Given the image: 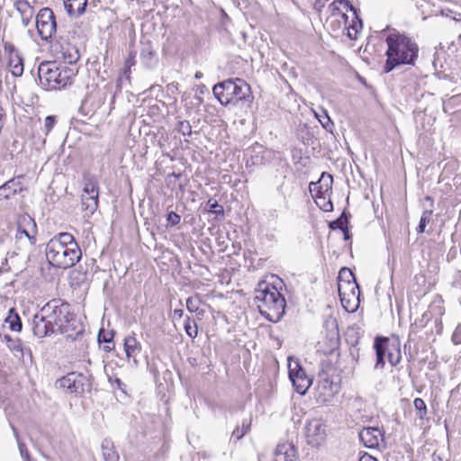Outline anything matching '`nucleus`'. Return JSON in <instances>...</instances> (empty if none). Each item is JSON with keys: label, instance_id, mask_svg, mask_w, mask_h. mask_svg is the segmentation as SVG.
Masks as SVG:
<instances>
[{"label": "nucleus", "instance_id": "4", "mask_svg": "<svg viewBox=\"0 0 461 461\" xmlns=\"http://www.w3.org/2000/svg\"><path fill=\"white\" fill-rule=\"evenodd\" d=\"M255 301L259 313L271 322H278L285 314V299L275 286L266 283L259 284Z\"/></svg>", "mask_w": 461, "mask_h": 461}, {"label": "nucleus", "instance_id": "59", "mask_svg": "<svg viewBox=\"0 0 461 461\" xmlns=\"http://www.w3.org/2000/svg\"><path fill=\"white\" fill-rule=\"evenodd\" d=\"M453 20L456 22H461V18H457L456 16H453Z\"/></svg>", "mask_w": 461, "mask_h": 461}, {"label": "nucleus", "instance_id": "14", "mask_svg": "<svg viewBox=\"0 0 461 461\" xmlns=\"http://www.w3.org/2000/svg\"><path fill=\"white\" fill-rule=\"evenodd\" d=\"M391 339L385 337H377L374 342V348L376 355L375 369H383L385 365V356H388L390 350Z\"/></svg>", "mask_w": 461, "mask_h": 461}, {"label": "nucleus", "instance_id": "22", "mask_svg": "<svg viewBox=\"0 0 461 461\" xmlns=\"http://www.w3.org/2000/svg\"><path fill=\"white\" fill-rule=\"evenodd\" d=\"M9 68L14 77H21L23 73V59L21 53H14L9 57Z\"/></svg>", "mask_w": 461, "mask_h": 461}, {"label": "nucleus", "instance_id": "35", "mask_svg": "<svg viewBox=\"0 0 461 461\" xmlns=\"http://www.w3.org/2000/svg\"><path fill=\"white\" fill-rule=\"evenodd\" d=\"M413 405L418 412L419 418L424 419L427 415V405L425 402L421 398H415L413 401Z\"/></svg>", "mask_w": 461, "mask_h": 461}, {"label": "nucleus", "instance_id": "47", "mask_svg": "<svg viewBox=\"0 0 461 461\" xmlns=\"http://www.w3.org/2000/svg\"><path fill=\"white\" fill-rule=\"evenodd\" d=\"M90 97H86L80 106V111L87 115L90 112H95V109H86L87 104L89 102Z\"/></svg>", "mask_w": 461, "mask_h": 461}, {"label": "nucleus", "instance_id": "24", "mask_svg": "<svg viewBox=\"0 0 461 461\" xmlns=\"http://www.w3.org/2000/svg\"><path fill=\"white\" fill-rule=\"evenodd\" d=\"M5 321L9 323V327L14 331H21L23 328V323L21 318L16 312L14 308H11L8 312V315L5 319Z\"/></svg>", "mask_w": 461, "mask_h": 461}, {"label": "nucleus", "instance_id": "8", "mask_svg": "<svg viewBox=\"0 0 461 461\" xmlns=\"http://www.w3.org/2000/svg\"><path fill=\"white\" fill-rule=\"evenodd\" d=\"M55 387L69 394L82 395L92 388L91 375L70 372L58 379L55 382Z\"/></svg>", "mask_w": 461, "mask_h": 461}, {"label": "nucleus", "instance_id": "30", "mask_svg": "<svg viewBox=\"0 0 461 461\" xmlns=\"http://www.w3.org/2000/svg\"><path fill=\"white\" fill-rule=\"evenodd\" d=\"M140 58L142 60V63L146 67H151L152 65V59L154 58V53L151 49L150 45H145L140 51Z\"/></svg>", "mask_w": 461, "mask_h": 461}, {"label": "nucleus", "instance_id": "55", "mask_svg": "<svg viewBox=\"0 0 461 461\" xmlns=\"http://www.w3.org/2000/svg\"><path fill=\"white\" fill-rule=\"evenodd\" d=\"M432 210L429 209V210H425L423 212H422V215L420 218H426V221H430V216L432 214Z\"/></svg>", "mask_w": 461, "mask_h": 461}, {"label": "nucleus", "instance_id": "2", "mask_svg": "<svg viewBox=\"0 0 461 461\" xmlns=\"http://www.w3.org/2000/svg\"><path fill=\"white\" fill-rule=\"evenodd\" d=\"M46 257L53 267L67 269L80 260L82 251L72 234L60 232L47 243Z\"/></svg>", "mask_w": 461, "mask_h": 461}, {"label": "nucleus", "instance_id": "39", "mask_svg": "<svg viewBox=\"0 0 461 461\" xmlns=\"http://www.w3.org/2000/svg\"><path fill=\"white\" fill-rule=\"evenodd\" d=\"M200 307V299L198 297H188L186 300V308L190 312H196Z\"/></svg>", "mask_w": 461, "mask_h": 461}, {"label": "nucleus", "instance_id": "41", "mask_svg": "<svg viewBox=\"0 0 461 461\" xmlns=\"http://www.w3.org/2000/svg\"><path fill=\"white\" fill-rule=\"evenodd\" d=\"M55 123H56V117L54 115H48L45 118L44 131H45L46 135L49 134L50 131L53 129Z\"/></svg>", "mask_w": 461, "mask_h": 461}, {"label": "nucleus", "instance_id": "33", "mask_svg": "<svg viewBox=\"0 0 461 461\" xmlns=\"http://www.w3.org/2000/svg\"><path fill=\"white\" fill-rule=\"evenodd\" d=\"M250 429V420H244L242 421L241 427H237L233 432L232 437L236 438L237 440H240L242 438L249 430Z\"/></svg>", "mask_w": 461, "mask_h": 461}, {"label": "nucleus", "instance_id": "36", "mask_svg": "<svg viewBox=\"0 0 461 461\" xmlns=\"http://www.w3.org/2000/svg\"><path fill=\"white\" fill-rule=\"evenodd\" d=\"M346 1L347 0H334L329 5V8L333 12V15L335 14V12H338L344 24L348 23V17L346 14L339 12V5L344 4L346 5Z\"/></svg>", "mask_w": 461, "mask_h": 461}, {"label": "nucleus", "instance_id": "17", "mask_svg": "<svg viewBox=\"0 0 461 461\" xmlns=\"http://www.w3.org/2000/svg\"><path fill=\"white\" fill-rule=\"evenodd\" d=\"M333 183V176L330 174L323 172L316 183H311V185H315V188L317 189V196L318 198L321 197V195L324 196L325 194H328L331 192V185Z\"/></svg>", "mask_w": 461, "mask_h": 461}, {"label": "nucleus", "instance_id": "10", "mask_svg": "<svg viewBox=\"0 0 461 461\" xmlns=\"http://www.w3.org/2000/svg\"><path fill=\"white\" fill-rule=\"evenodd\" d=\"M288 374L294 390L299 394L304 395L312 385V379L306 375V372L297 361L289 363Z\"/></svg>", "mask_w": 461, "mask_h": 461}, {"label": "nucleus", "instance_id": "44", "mask_svg": "<svg viewBox=\"0 0 461 461\" xmlns=\"http://www.w3.org/2000/svg\"><path fill=\"white\" fill-rule=\"evenodd\" d=\"M167 220L170 225L176 226L180 222L181 217L178 213L175 212H170L167 213Z\"/></svg>", "mask_w": 461, "mask_h": 461}, {"label": "nucleus", "instance_id": "26", "mask_svg": "<svg viewBox=\"0 0 461 461\" xmlns=\"http://www.w3.org/2000/svg\"><path fill=\"white\" fill-rule=\"evenodd\" d=\"M82 205L84 209L90 213H93L95 212V210L98 207V196L95 195H88V194H82Z\"/></svg>", "mask_w": 461, "mask_h": 461}, {"label": "nucleus", "instance_id": "7", "mask_svg": "<svg viewBox=\"0 0 461 461\" xmlns=\"http://www.w3.org/2000/svg\"><path fill=\"white\" fill-rule=\"evenodd\" d=\"M338 290L342 307L348 312H355L360 303V289L350 269L343 267L339 271Z\"/></svg>", "mask_w": 461, "mask_h": 461}, {"label": "nucleus", "instance_id": "23", "mask_svg": "<svg viewBox=\"0 0 461 461\" xmlns=\"http://www.w3.org/2000/svg\"><path fill=\"white\" fill-rule=\"evenodd\" d=\"M18 225L21 229H24L27 230V234L32 236H36L37 233V226L34 220L29 215H23L20 217L18 221Z\"/></svg>", "mask_w": 461, "mask_h": 461}, {"label": "nucleus", "instance_id": "49", "mask_svg": "<svg viewBox=\"0 0 461 461\" xmlns=\"http://www.w3.org/2000/svg\"><path fill=\"white\" fill-rule=\"evenodd\" d=\"M5 49L9 53V57L14 53H20L19 50L11 43L5 42Z\"/></svg>", "mask_w": 461, "mask_h": 461}, {"label": "nucleus", "instance_id": "29", "mask_svg": "<svg viewBox=\"0 0 461 461\" xmlns=\"http://www.w3.org/2000/svg\"><path fill=\"white\" fill-rule=\"evenodd\" d=\"M324 326L327 328H330L328 331V337L330 340H338L339 339V329H338V323L335 319H328L324 322Z\"/></svg>", "mask_w": 461, "mask_h": 461}, {"label": "nucleus", "instance_id": "6", "mask_svg": "<svg viewBox=\"0 0 461 461\" xmlns=\"http://www.w3.org/2000/svg\"><path fill=\"white\" fill-rule=\"evenodd\" d=\"M76 72L68 65L56 61L41 62L38 68L40 84L46 90H60L71 86Z\"/></svg>", "mask_w": 461, "mask_h": 461}, {"label": "nucleus", "instance_id": "1", "mask_svg": "<svg viewBox=\"0 0 461 461\" xmlns=\"http://www.w3.org/2000/svg\"><path fill=\"white\" fill-rule=\"evenodd\" d=\"M386 61L383 71L389 73L402 65H414L418 58L419 47L415 41L403 33L393 30L386 37Z\"/></svg>", "mask_w": 461, "mask_h": 461}, {"label": "nucleus", "instance_id": "5", "mask_svg": "<svg viewBox=\"0 0 461 461\" xmlns=\"http://www.w3.org/2000/svg\"><path fill=\"white\" fill-rule=\"evenodd\" d=\"M212 93L224 106L238 105L240 103L249 105L254 99L249 85L239 77L217 83L212 87Z\"/></svg>", "mask_w": 461, "mask_h": 461}, {"label": "nucleus", "instance_id": "56", "mask_svg": "<svg viewBox=\"0 0 461 461\" xmlns=\"http://www.w3.org/2000/svg\"><path fill=\"white\" fill-rule=\"evenodd\" d=\"M343 231V234H344V240H349L350 239V233H349V230H348V225L345 227V229L342 230Z\"/></svg>", "mask_w": 461, "mask_h": 461}, {"label": "nucleus", "instance_id": "46", "mask_svg": "<svg viewBox=\"0 0 461 461\" xmlns=\"http://www.w3.org/2000/svg\"><path fill=\"white\" fill-rule=\"evenodd\" d=\"M327 385L330 386V392H331V394H334V393H337L338 391H339V387L336 385V384H333V383H330L328 379H325L323 380L322 382V386L323 388H326Z\"/></svg>", "mask_w": 461, "mask_h": 461}, {"label": "nucleus", "instance_id": "16", "mask_svg": "<svg viewBox=\"0 0 461 461\" xmlns=\"http://www.w3.org/2000/svg\"><path fill=\"white\" fill-rule=\"evenodd\" d=\"M124 351L128 359L133 358V361L137 363L135 357L141 350V345L137 340L135 334L127 336L124 339Z\"/></svg>", "mask_w": 461, "mask_h": 461}, {"label": "nucleus", "instance_id": "28", "mask_svg": "<svg viewBox=\"0 0 461 461\" xmlns=\"http://www.w3.org/2000/svg\"><path fill=\"white\" fill-rule=\"evenodd\" d=\"M62 58L66 64L71 65L79 59L80 55L75 47H68L67 50H63Z\"/></svg>", "mask_w": 461, "mask_h": 461}, {"label": "nucleus", "instance_id": "34", "mask_svg": "<svg viewBox=\"0 0 461 461\" xmlns=\"http://www.w3.org/2000/svg\"><path fill=\"white\" fill-rule=\"evenodd\" d=\"M176 131L183 136L192 135V126L187 120H180L176 125Z\"/></svg>", "mask_w": 461, "mask_h": 461}, {"label": "nucleus", "instance_id": "54", "mask_svg": "<svg viewBox=\"0 0 461 461\" xmlns=\"http://www.w3.org/2000/svg\"><path fill=\"white\" fill-rule=\"evenodd\" d=\"M113 384H116L117 388L122 390V391H124V387L126 386L122 381L120 378H115L113 382Z\"/></svg>", "mask_w": 461, "mask_h": 461}, {"label": "nucleus", "instance_id": "3", "mask_svg": "<svg viewBox=\"0 0 461 461\" xmlns=\"http://www.w3.org/2000/svg\"><path fill=\"white\" fill-rule=\"evenodd\" d=\"M70 305L60 299H53L43 305L33 316L32 331L38 338L59 332L64 319L68 316Z\"/></svg>", "mask_w": 461, "mask_h": 461}, {"label": "nucleus", "instance_id": "58", "mask_svg": "<svg viewBox=\"0 0 461 461\" xmlns=\"http://www.w3.org/2000/svg\"><path fill=\"white\" fill-rule=\"evenodd\" d=\"M203 77V74L201 72H196L195 73V78H201Z\"/></svg>", "mask_w": 461, "mask_h": 461}, {"label": "nucleus", "instance_id": "21", "mask_svg": "<svg viewBox=\"0 0 461 461\" xmlns=\"http://www.w3.org/2000/svg\"><path fill=\"white\" fill-rule=\"evenodd\" d=\"M401 343L398 338L393 339L390 341V350H388V361L391 366H395L401 361Z\"/></svg>", "mask_w": 461, "mask_h": 461}, {"label": "nucleus", "instance_id": "42", "mask_svg": "<svg viewBox=\"0 0 461 461\" xmlns=\"http://www.w3.org/2000/svg\"><path fill=\"white\" fill-rule=\"evenodd\" d=\"M23 237L28 239V240L31 242V244H34L36 242V236L31 237V235L27 234V230L24 229H21L19 225L17 226V239H23Z\"/></svg>", "mask_w": 461, "mask_h": 461}, {"label": "nucleus", "instance_id": "43", "mask_svg": "<svg viewBox=\"0 0 461 461\" xmlns=\"http://www.w3.org/2000/svg\"><path fill=\"white\" fill-rule=\"evenodd\" d=\"M6 339H8V342H9L8 348L11 350L17 351V352H22L23 351L20 339H10L7 336H6Z\"/></svg>", "mask_w": 461, "mask_h": 461}, {"label": "nucleus", "instance_id": "60", "mask_svg": "<svg viewBox=\"0 0 461 461\" xmlns=\"http://www.w3.org/2000/svg\"><path fill=\"white\" fill-rule=\"evenodd\" d=\"M425 199L429 202H433L432 198L430 196H426Z\"/></svg>", "mask_w": 461, "mask_h": 461}, {"label": "nucleus", "instance_id": "25", "mask_svg": "<svg viewBox=\"0 0 461 461\" xmlns=\"http://www.w3.org/2000/svg\"><path fill=\"white\" fill-rule=\"evenodd\" d=\"M17 184L14 179L5 182L0 186V200L10 198L17 193Z\"/></svg>", "mask_w": 461, "mask_h": 461}, {"label": "nucleus", "instance_id": "61", "mask_svg": "<svg viewBox=\"0 0 461 461\" xmlns=\"http://www.w3.org/2000/svg\"><path fill=\"white\" fill-rule=\"evenodd\" d=\"M453 16H456L457 18H461V14L455 13Z\"/></svg>", "mask_w": 461, "mask_h": 461}, {"label": "nucleus", "instance_id": "20", "mask_svg": "<svg viewBox=\"0 0 461 461\" xmlns=\"http://www.w3.org/2000/svg\"><path fill=\"white\" fill-rule=\"evenodd\" d=\"M101 449L104 461H119V454L115 450L113 442L111 439H104Z\"/></svg>", "mask_w": 461, "mask_h": 461}, {"label": "nucleus", "instance_id": "57", "mask_svg": "<svg viewBox=\"0 0 461 461\" xmlns=\"http://www.w3.org/2000/svg\"><path fill=\"white\" fill-rule=\"evenodd\" d=\"M183 314H184L183 310H181V309H175L174 310V315L175 316H177V317L181 318L183 316Z\"/></svg>", "mask_w": 461, "mask_h": 461}, {"label": "nucleus", "instance_id": "50", "mask_svg": "<svg viewBox=\"0 0 461 461\" xmlns=\"http://www.w3.org/2000/svg\"><path fill=\"white\" fill-rule=\"evenodd\" d=\"M429 221H426V218H420V222H419V225L417 227V232L418 233H422L425 231V228H426V225Z\"/></svg>", "mask_w": 461, "mask_h": 461}, {"label": "nucleus", "instance_id": "12", "mask_svg": "<svg viewBox=\"0 0 461 461\" xmlns=\"http://www.w3.org/2000/svg\"><path fill=\"white\" fill-rule=\"evenodd\" d=\"M305 435L312 445H319L325 438V426L319 420H313L307 423Z\"/></svg>", "mask_w": 461, "mask_h": 461}, {"label": "nucleus", "instance_id": "48", "mask_svg": "<svg viewBox=\"0 0 461 461\" xmlns=\"http://www.w3.org/2000/svg\"><path fill=\"white\" fill-rule=\"evenodd\" d=\"M18 445H19V450H20V453H21V456L28 460L29 459V452L25 447V445L23 443H21V442H18Z\"/></svg>", "mask_w": 461, "mask_h": 461}, {"label": "nucleus", "instance_id": "15", "mask_svg": "<svg viewBox=\"0 0 461 461\" xmlns=\"http://www.w3.org/2000/svg\"><path fill=\"white\" fill-rule=\"evenodd\" d=\"M275 461H296V450L291 443L277 445L275 451Z\"/></svg>", "mask_w": 461, "mask_h": 461}, {"label": "nucleus", "instance_id": "31", "mask_svg": "<svg viewBox=\"0 0 461 461\" xmlns=\"http://www.w3.org/2000/svg\"><path fill=\"white\" fill-rule=\"evenodd\" d=\"M185 330L186 334L192 338L194 339L198 335V327L194 320L191 319L190 317H187L185 321Z\"/></svg>", "mask_w": 461, "mask_h": 461}, {"label": "nucleus", "instance_id": "19", "mask_svg": "<svg viewBox=\"0 0 461 461\" xmlns=\"http://www.w3.org/2000/svg\"><path fill=\"white\" fill-rule=\"evenodd\" d=\"M64 7L68 15H80L86 11L87 0H63Z\"/></svg>", "mask_w": 461, "mask_h": 461}, {"label": "nucleus", "instance_id": "53", "mask_svg": "<svg viewBox=\"0 0 461 461\" xmlns=\"http://www.w3.org/2000/svg\"><path fill=\"white\" fill-rule=\"evenodd\" d=\"M359 461H377V459L372 456L371 455L366 453L359 458Z\"/></svg>", "mask_w": 461, "mask_h": 461}, {"label": "nucleus", "instance_id": "37", "mask_svg": "<svg viewBox=\"0 0 461 461\" xmlns=\"http://www.w3.org/2000/svg\"><path fill=\"white\" fill-rule=\"evenodd\" d=\"M84 194L95 195V196L99 195L98 185H97L96 181L88 180L86 183L85 187H84Z\"/></svg>", "mask_w": 461, "mask_h": 461}, {"label": "nucleus", "instance_id": "51", "mask_svg": "<svg viewBox=\"0 0 461 461\" xmlns=\"http://www.w3.org/2000/svg\"><path fill=\"white\" fill-rule=\"evenodd\" d=\"M324 212H331L333 210V204L330 200L326 202L321 207Z\"/></svg>", "mask_w": 461, "mask_h": 461}, {"label": "nucleus", "instance_id": "40", "mask_svg": "<svg viewBox=\"0 0 461 461\" xmlns=\"http://www.w3.org/2000/svg\"><path fill=\"white\" fill-rule=\"evenodd\" d=\"M98 341L99 343H111L113 338V332L105 331L104 330H100L98 332Z\"/></svg>", "mask_w": 461, "mask_h": 461}, {"label": "nucleus", "instance_id": "11", "mask_svg": "<svg viewBox=\"0 0 461 461\" xmlns=\"http://www.w3.org/2000/svg\"><path fill=\"white\" fill-rule=\"evenodd\" d=\"M83 332L84 327L82 323L77 320L76 314L71 312V308H69L68 316L64 319L59 333L64 334L68 339H77V338L79 335H82Z\"/></svg>", "mask_w": 461, "mask_h": 461}, {"label": "nucleus", "instance_id": "38", "mask_svg": "<svg viewBox=\"0 0 461 461\" xmlns=\"http://www.w3.org/2000/svg\"><path fill=\"white\" fill-rule=\"evenodd\" d=\"M208 211L216 215H223L224 209L223 206L219 204L217 201L210 199L207 203Z\"/></svg>", "mask_w": 461, "mask_h": 461}, {"label": "nucleus", "instance_id": "13", "mask_svg": "<svg viewBox=\"0 0 461 461\" xmlns=\"http://www.w3.org/2000/svg\"><path fill=\"white\" fill-rule=\"evenodd\" d=\"M383 432L376 427L364 428L359 432V439L368 448L377 447L379 442L383 440Z\"/></svg>", "mask_w": 461, "mask_h": 461}, {"label": "nucleus", "instance_id": "27", "mask_svg": "<svg viewBox=\"0 0 461 461\" xmlns=\"http://www.w3.org/2000/svg\"><path fill=\"white\" fill-rule=\"evenodd\" d=\"M350 217V213L347 211H343L340 217L336 219L335 221H332L329 223V227L331 230H343L345 227L348 224V219Z\"/></svg>", "mask_w": 461, "mask_h": 461}, {"label": "nucleus", "instance_id": "32", "mask_svg": "<svg viewBox=\"0 0 461 461\" xmlns=\"http://www.w3.org/2000/svg\"><path fill=\"white\" fill-rule=\"evenodd\" d=\"M323 114H317L316 117L322 125V127L329 132H332L334 129V123L330 120V116L328 115L327 112L325 110L322 111Z\"/></svg>", "mask_w": 461, "mask_h": 461}, {"label": "nucleus", "instance_id": "52", "mask_svg": "<svg viewBox=\"0 0 461 461\" xmlns=\"http://www.w3.org/2000/svg\"><path fill=\"white\" fill-rule=\"evenodd\" d=\"M454 14H455V12L450 10V9H448V8L441 10V14L443 16L450 17L451 19H453Z\"/></svg>", "mask_w": 461, "mask_h": 461}, {"label": "nucleus", "instance_id": "9", "mask_svg": "<svg viewBox=\"0 0 461 461\" xmlns=\"http://www.w3.org/2000/svg\"><path fill=\"white\" fill-rule=\"evenodd\" d=\"M36 27L43 41L52 38L57 30V23L51 9L45 7L40 10L36 16Z\"/></svg>", "mask_w": 461, "mask_h": 461}, {"label": "nucleus", "instance_id": "45", "mask_svg": "<svg viewBox=\"0 0 461 461\" xmlns=\"http://www.w3.org/2000/svg\"><path fill=\"white\" fill-rule=\"evenodd\" d=\"M451 339L455 345L461 344V323L456 326V330L452 334Z\"/></svg>", "mask_w": 461, "mask_h": 461}, {"label": "nucleus", "instance_id": "18", "mask_svg": "<svg viewBox=\"0 0 461 461\" xmlns=\"http://www.w3.org/2000/svg\"><path fill=\"white\" fill-rule=\"evenodd\" d=\"M346 5L353 12L355 17L352 21V24L347 27L346 23L345 28L348 30V37L351 40H355L357 39L359 30L362 28V20L358 16L357 8H355L349 1H346Z\"/></svg>", "mask_w": 461, "mask_h": 461}]
</instances>
